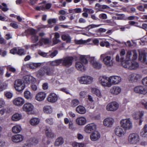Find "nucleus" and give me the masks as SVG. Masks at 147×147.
<instances>
[{"label": "nucleus", "mask_w": 147, "mask_h": 147, "mask_svg": "<svg viewBox=\"0 0 147 147\" xmlns=\"http://www.w3.org/2000/svg\"><path fill=\"white\" fill-rule=\"evenodd\" d=\"M61 38L63 41H66L67 43L69 42L71 40L70 36L69 35H63L61 36Z\"/></svg>", "instance_id": "nucleus-42"}, {"label": "nucleus", "mask_w": 147, "mask_h": 147, "mask_svg": "<svg viewBox=\"0 0 147 147\" xmlns=\"http://www.w3.org/2000/svg\"><path fill=\"white\" fill-rule=\"evenodd\" d=\"M11 139L13 142L18 143L22 141L23 140L24 137L21 135L16 134L12 136Z\"/></svg>", "instance_id": "nucleus-22"}, {"label": "nucleus", "mask_w": 147, "mask_h": 147, "mask_svg": "<svg viewBox=\"0 0 147 147\" xmlns=\"http://www.w3.org/2000/svg\"><path fill=\"white\" fill-rule=\"evenodd\" d=\"M99 17L102 19H106L107 18V15L104 13H102L99 15Z\"/></svg>", "instance_id": "nucleus-55"}, {"label": "nucleus", "mask_w": 147, "mask_h": 147, "mask_svg": "<svg viewBox=\"0 0 147 147\" xmlns=\"http://www.w3.org/2000/svg\"><path fill=\"white\" fill-rule=\"evenodd\" d=\"M144 114L143 111H139L134 113L133 114V117L134 119L136 120L139 119V124L140 125L142 124L143 119L142 117Z\"/></svg>", "instance_id": "nucleus-8"}, {"label": "nucleus", "mask_w": 147, "mask_h": 147, "mask_svg": "<svg viewBox=\"0 0 147 147\" xmlns=\"http://www.w3.org/2000/svg\"><path fill=\"white\" fill-rule=\"evenodd\" d=\"M41 65V63H30L29 65V67L32 69H34L40 66Z\"/></svg>", "instance_id": "nucleus-39"}, {"label": "nucleus", "mask_w": 147, "mask_h": 147, "mask_svg": "<svg viewBox=\"0 0 147 147\" xmlns=\"http://www.w3.org/2000/svg\"><path fill=\"white\" fill-rule=\"evenodd\" d=\"M94 57H92V66L96 68L97 69H100L101 67V65L99 62L96 61H93Z\"/></svg>", "instance_id": "nucleus-38"}, {"label": "nucleus", "mask_w": 147, "mask_h": 147, "mask_svg": "<svg viewBox=\"0 0 147 147\" xmlns=\"http://www.w3.org/2000/svg\"><path fill=\"white\" fill-rule=\"evenodd\" d=\"M128 140L129 144H138L140 142V138L138 134L133 133L129 135Z\"/></svg>", "instance_id": "nucleus-5"}, {"label": "nucleus", "mask_w": 147, "mask_h": 147, "mask_svg": "<svg viewBox=\"0 0 147 147\" xmlns=\"http://www.w3.org/2000/svg\"><path fill=\"white\" fill-rule=\"evenodd\" d=\"M61 61L60 59H57L55 60L51 61L50 63V66H57L60 65L61 64Z\"/></svg>", "instance_id": "nucleus-37"}, {"label": "nucleus", "mask_w": 147, "mask_h": 147, "mask_svg": "<svg viewBox=\"0 0 147 147\" xmlns=\"http://www.w3.org/2000/svg\"><path fill=\"white\" fill-rule=\"evenodd\" d=\"M92 78L89 76H83L80 78L79 81L82 84H88L92 82Z\"/></svg>", "instance_id": "nucleus-16"}, {"label": "nucleus", "mask_w": 147, "mask_h": 147, "mask_svg": "<svg viewBox=\"0 0 147 147\" xmlns=\"http://www.w3.org/2000/svg\"><path fill=\"white\" fill-rule=\"evenodd\" d=\"M17 49L16 47H15L11 49L10 50V53L13 55L17 54Z\"/></svg>", "instance_id": "nucleus-54"}, {"label": "nucleus", "mask_w": 147, "mask_h": 147, "mask_svg": "<svg viewBox=\"0 0 147 147\" xmlns=\"http://www.w3.org/2000/svg\"><path fill=\"white\" fill-rule=\"evenodd\" d=\"M28 34L31 36L36 34L37 33L36 30L34 28L28 29Z\"/></svg>", "instance_id": "nucleus-45"}, {"label": "nucleus", "mask_w": 147, "mask_h": 147, "mask_svg": "<svg viewBox=\"0 0 147 147\" xmlns=\"http://www.w3.org/2000/svg\"><path fill=\"white\" fill-rule=\"evenodd\" d=\"M76 111L77 113L82 114H84L86 112L85 108L81 105L78 106L76 109Z\"/></svg>", "instance_id": "nucleus-29"}, {"label": "nucleus", "mask_w": 147, "mask_h": 147, "mask_svg": "<svg viewBox=\"0 0 147 147\" xmlns=\"http://www.w3.org/2000/svg\"><path fill=\"white\" fill-rule=\"evenodd\" d=\"M121 88L119 87L114 86L110 88V92L112 95H117L121 93Z\"/></svg>", "instance_id": "nucleus-18"}, {"label": "nucleus", "mask_w": 147, "mask_h": 147, "mask_svg": "<svg viewBox=\"0 0 147 147\" xmlns=\"http://www.w3.org/2000/svg\"><path fill=\"white\" fill-rule=\"evenodd\" d=\"M40 122V119L37 118H32L30 121V124L32 125H38Z\"/></svg>", "instance_id": "nucleus-32"}, {"label": "nucleus", "mask_w": 147, "mask_h": 147, "mask_svg": "<svg viewBox=\"0 0 147 147\" xmlns=\"http://www.w3.org/2000/svg\"><path fill=\"white\" fill-rule=\"evenodd\" d=\"M26 54V51L23 49H18L17 50V54L19 55H24Z\"/></svg>", "instance_id": "nucleus-47"}, {"label": "nucleus", "mask_w": 147, "mask_h": 147, "mask_svg": "<svg viewBox=\"0 0 147 147\" xmlns=\"http://www.w3.org/2000/svg\"><path fill=\"white\" fill-rule=\"evenodd\" d=\"M98 79L100 83L102 86L110 87L111 84L109 82V78H108L106 76H101L99 77Z\"/></svg>", "instance_id": "nucleus-12"}, {"label": "nucleus", "mask_w": 147, "mask_h": 147, "mask_svg": "<svg viewBox=\"0 0 147 147\" xmlns=\"http://www.w3.org/2000/svg\"><path fill=\"white\" fill-rule=\"evenodd\" d=\"M7 54V52L5 51H3L1 49H0V55H1L2 56L4 57Z\"/></svg>", "instance_id": "nucleus-61"}, {"label": "nucleus", "mask_w": 147, "mask_h": 147, "mask_svg": "<svg viewBox=\"0 0 147 147\" xmlns=\"http://www.w3.org/2000/svg\"><path fill=\"white\" fill-rule=\"evenodd\" d=\"M129 24L131 25H134L135 26L139 27V26L138 25V23L137 22L131 21L129 22Z\"/></svg>", "instance_id": "nucleus-59"}, {"label": "nucleus", "mask_w": 147, "mask_h": 147, "mask_svg": "<svg viewBox=\"0 0 147 147\" xmlns=\"http://www.w3.org/2000/svg\"><path fill=\"white\" fill-rule=\"evenodd\" d=\"M7 86L5 84H3L0 86V92L2 91L7 89Z\"/></svg>", "instance_id": "nucleus-57"}, {"label": "nucleus", "mask_w": 147, "mask_h": 147, "mask_svg": "<svg viewBox=\"0 0 147 147\" xmlns=\"http://www.w3.org/2000/svg\"><path fill=\"white\" fill-rule=\"evenodd\" d=\"M34 109V106L30 103H25L22 107L23 111L28 114H30L32 113Z\"/></svg>", "instance_id": "nucleus-14"}, {"label": "nucleus", "mask_w": 147, "mask_h": 147, "mask_svg": "<svg viewBox=\"0 0 147 147\" xmlns=\"http://www.w3.org/2000/svg\"><path fill=\"white\" fill-rule=\"evenodd\" d=\"M24 102V99L20 97L16 98L13 101L14 104L18 106L22 105Z\"/></svg>", "instance_id": "nucleus-24"}, {"label": "nucleus", "mask_w": 147, "mask_h": 147, "mask_svg": "<svg viewBox=\"0 0 147 147\" xmlns=\"http://www.w3.org/2000/svg\"><path fill=\"white\" fill-rule=\"evenodd\" d=\"M79 104V101L77 99H74L72 100L71 103V106L73 107H76Z\"/></svg>", "instance_id": "nucleus-43"}, {"label": "nucleus", "mask_w": 147, "mask_h": 147, "mask_svg": "<svg viewBox=\"0 0 147 147\" xmlns=\"http://www.w3.org/2000/svg\"><path fill=\"white\" fill-rule=\"evenodd\" d=\"M64 142L63 138L61 137H59L56 139L54 145L56 146L61 145Z\"/></svg>", "instance_id": "nucleus-28"}, {"label": "nucleus", "mask_w": 147, "mask_h": 147, "mask_svg": "<svg viewBox=\"0 0 147 147\" xmlns=\"http://www.w3.org/2000/svg\"><path fill=\"white\" fill-rule=\"evenodd\" d=\"M46 96V94L45 92H40L36 94L35 99L38 101H41L44 100Z\"/></svg>", "instance_id": "nucleus-23"}, {"label": "nucleus", "mask_w": 147, "mask_h": 147, "mask_svg": "<svg viewBox=\"0 0 147 147\" xmlns=\"http://www.w3.org/2000/svg\"><path fill=\"white\" fill-rule=\"evenodd\" d=\"M55 71L54 67L50 65L44 66L38 71L36 75L38 78H40L45 75L53 76L55 74Z\"/></svg>", "instance_id": "nucleus-2"}, {"label": "nucleus", "mask_w": 147, "mask_h": 147, "mask_svg": "<svg viewBox=\"0 0 147 147\" xmlns=\"http://www.w3.org/2000/svg\"><path fill=\"white\" fill-rule=\"evenodd\" d=\"M120 124V126L125 131L130 129L132 128V123L129 118L121 119Z\"/></svg>", "instance_id": "nucleus-4"}, {"label": "nucleus", "mask_w": 147, "mask_h": 147, "mask_svg": "<svg viewBox=\"0 0 147 147\" xmlns=\"http://www.w3.org/2000/svg\"><path fill=\"white\" fill-rule=\"evenodd\" d=\"M58 96L55 93H51L48 96L47 100V101L51 103H54L57 100Z\"/></svg>", "instance_id": "nucleus-20"}, {"label": "nucleus", "mask_w": 147, "mask_h": 147, "mask_svg": "<svg viewBox=\"0 0 147 147\" xmlns=\"http://www.w3.org/2000/svg\"><path fill=\"white\" fill-rule=\"evenodd\" d=\"M133 54V59L136 60L137 58V53L136 50H134L128 51L127 53L126 57V60L122 62V65L125 68L131 70L136 69L138 68L139 65L135 61H131V57Z\"/></svg>", "instance_id": "nucleus-1"}, {"label": "nucleus", "mask_w": 147, "mask_h": 147, "mask_svg": "<svg viewBox=\"0 0 147 147\" xmlns=\"http://www.w3.org/2000/svg\"><path fill=\"white\" fill-rule=\"evenodd\" d=\"M21 128L20 126L16 125L13 126L12 128V131L15 133H17L20 132L21 131Z\"/></svg>", "instance_id": "nucleus-41"}, {"label": "nucleus", "mask_w": 147, "mask_h": 147, "mask_svg": "<svg viewBox=\"0 0 147 147\" xmlns=\"http://www.w3.org/2000/svg\"><path fill=\"white\" fill-rule=\"evenodd\" d=\"M109 78V82L110 85V87L112 84H117L120 83L121 80V78L117 76H112Z\"/></svg>", "instance_id": "nucleus-13"}, {"label": "nucleus", "mask_w": 147, "mask_h": 147, "mask_svg": "<svg viewBox=\"0 0 147 147\" xmlns=\"http://www.w3.org/2000/svg\"><path fill=\"white\" fill-rule=\"evenodd\" d=\"M4 95L8 98H11L13 96L12 93L9 92H5Z\"/></svg>", "instance_id": "nucleus-51"}, {"label": "nucleus", "mask_w": 147, "mask_h": 147, "mask_svg": "<svg viewBox=\"0 0 147 147\" xmlns=\"http://www.w3.org/2000/svg\"><path fill=\"white\" fill-rule=\"evenodd\" d=\"M92 93L99 98H101L102 96L100 91L97 88H92Z\"/></svg>", "instance_id": "nucleus-33"}, {"label": "nucleus", "mask_w": 147, "mask_h": 147, "mask_svg": "<svg viewBox=\"0 0 147 147\" xmlns=\"http://www.w3.org/2000/svg\"><path fill=\"white\" fill-rule=\"evenodd\" d=\"M31 39L33 43H36L38 40V36L36 34L31 36Z\"/></svg>", "instance_id": "nucleus-49"}, {"label": "nucleus", "mask_w": 147, "mask_h": 147, "mask_svg": "<svg viewBox=\"0 0 147 147\" xmlns=\"http://www.w3.org/2000/svg\"><path fill=\"white\" fill-rule=\"evenodd\" d=\"M111 52H108L104 54H101L100 57L101 60L108 67H111L113 66L114 63L113 60L111 57L109 55L111 54Z\"/></svg>", "instance_id": "nucleus-3"}, {"label": "nucleus", "mask_w": 147, "mask_h": 147, "mask_svg": "<svg viewBox=\"0 0 147 147\" xmlns=\"http://www.w3.org/2000/svg\"><path fill=\"white\" fill-rule=\"evenodd\" d=\"M114 122V120L113 118L111 117H108L105 119L103 123L105 126L107 127H111Z\"/></svg>", "instance_id": "nucleus-17"}, {"label": "nucleus", "mask_w": 147, "mask_h": 147, "mask_svg": "<svg viewBox=\"0 0 147 147\" xmlns=\"http://www.w3.org/2000/svg\"><path fill=\"white\" fill-rule=\"evenodd\" d=\"M142 83L144 85L147 86V77L143 79Z\"/></svg>", "instance_id": "nucleus-64"}, {"label": "nucleus", "mask_w": 147, "mask_h": 147, "mask_svg": "<svg viewBox=\"0 0 147 147\" xmlns=\"http://www.w3.org/2000/svg\"><path fill=\"white\" fill-rule=\"evenodd\" d=\"M25 98L27 100L31 99L32 97V95L30 92L28 91H26L24 93Z\"/></svg>", "instance_id": "nucleus-40"}, {"label": "nucleus", "mask_w": 147, "mask_h": 147, "mask_svg": "<svg viewBox=\"0 0 147 147\" xmlns=\"http://www.w3.org/2000/svg\"><path fill=\"white\" fill-rule=\"evenodd\" d=\"M14 86L16 90L19 92L23 90L25 88L24 84L20 79L15 81Z\"/></svg>", "instance_id": "nucleus-9"}, {"label": "nucleus", "mask_w": 147, "mask_h": 147, "mask_svg": "<svg viewBox=\"0 0 147 147\" xmlns=\"http://www.w3.org/2000/svg\"><path fill=\"white\" fill-rule=\"evenodd\" d=\"M29 141L31 144L32 145L37 144L38 142V140L35 138H30Z\"/></svg>", "instance_id": "nucleus-48"}, {"label": "nucleus", "mask_w": 147, "mask_h": 147, "mask_svg": "<svg viewBox=\"0 0 147 147\" xmlns=\"http://www.w3.org/2000/svg\"><path fill=\"white\" fill-rule=\"evenodd\" d=\"M22 117L21 114L16 113L14 114L12 116V120L14 121H16L20 120Z\"/></svg>", "instance_id": "nucleus-30"}, {"label": "nucleus", "mask_w": 147, "mask_h": 147, "mask_svg": "<svg viewBox=\"0 0 147 147\" xmlns=\"http://www.w3.org/2000/svg\"><path fill=\"white\" fill-rule=\"evenodd\" d=\"M133 91L136 93L139 94L145 95L147 94V88L142 85L135 86Z\"/></svg>", "instance_id": "nucleus-7"}, {"label": "nucleus", "mask_w": 147, "mask_h": 147, "mask_svg": "<svg viewBox=\"0 0 147 147\" xmlns=\"http://www.w3.org/2000/svg\"><path fill=\"white\" fill-rule=\"evenodd\" d=\"M134 77L135 80H138L140 79L141 78V76L138 74H134Z\"/></svg>", "instance_id": "nucleus-63"}, {"label": "nucleus", "mask_w": 147, "mask_h": 147, "mask_svg": "<svg viewBox=\"0 0 147 147\" xmlns=\"http://www.w3.org/2000/svg\"><path fill=\"white\" fill-rule=\"evenodd\" d=\"M35 79L32 76L28 75L26 76L23 77V81L24 83L30 84L33 83L35 81Z\"/></svg>", "instance_id": "nucleus-19"}, {"label": "nucleus", "mask_w": 147, "mask_h": 147, "mask_svg": "<svg viewBox=\"0 0 147 147\" xmlns=\"http://www.w3.org/2000/svg\"><path fill=\"white\" fill-rule=\"evenodd\" d=\"M41 41L44 43L45 45L48 44L49 43V40L48 38H43Z\"/></svg>", "instance_id": "nucleus-60"}, {"label": "nucleus", "mask_w": 147, "mask_h": 147, "mask_svg": "<svg viewBox=\"0 0 147 147\" xmlns=\"http://www.w3.org/2000/svg\"><path fill=\"white\" fill-rule=\"evenodd\" d=\"M139 59L143 62H145L146 61V55L144 53L140 54L139 55Z\"/></svg>", "instance_id": "nucleus-44"}, {"label": "nucleus", "mask_w": 147, "mask_h": 147, "mask_svg": "<svg viewBox=\"0 0 147 147\" xmlns=\"http://www.w3.org/2000/svg\"><path fill=\"white\" fill-rule=\"evenodd\" d=\"M76 122L79 125H84L86 122V120L85 118L84 117H79L76 119Z\"/></svg>", "instance_id": "nucleus-27"}, {"label": "nucleus", "mask_w": 147, "mask_h": 147, "mask_svg": "<svg viewBox=\"0 0 147 147\" xmlns=\"http://www.w3.org/2000/svg\"><path fill=\"white\" fill-rule=\"evenodd\" d=\"M73 147H84V144L82 143H78L74 142L72 143Z\"/></svg>", "instance_id": "nucleus-46"}, {"label": "nucleus", "mask_w": 147, "mask_h": 147, "mask_svg": "<svg viewBox=\"0 0 147 147\" xmlns=\"http://www.w3.org/2000/svg\"><path fill=\"white\" fill-rule=\"evenodd\" d=\"M45 121L46 123L50 125H53V119L51 118L46 119Z\"/></svg>", "instance_id": "nucleus-53"}, {"label": "nucleus", "mask_w": 147, "mask_h": 147, "mask_svg": "<svg viewBox=\"0 0 147 147\" xmlns=\"http://www.w3.org/2000/svg\"><path fill=\"white\" fill-rule=\"evenodd\" d=\"M2 5L4 6V7H3L2 6L0 5V9H1L2 10L4 11H6L8 10V9L7 8V6L6 4L4 3H2Z\"/></svg>", "instance_id": "nucleus-50"}, {"label": "nucleus", "mask_w": 147, "mask_h": 147, "mask_svg": "<svg viewBox=\"0 0 147 147\" xmlns=\"http://www.w3.org/2000/svg\"><path fill=\"white\" fill-rule=\"evenodd\" d=\"M96 125L92 123V141L98 140L100 137V133L96 130Z\"/></svg>", "instance_id": "nucleus-10"}, {"label": "nucleus", "mask_w": 147, "mask_h": 147, "mask_svg": "<svg viewBox=\"0 0 147 147\" xmlns=\"http://www.w3.org/2000/svg\"><path fill=\"white\" fill-rule=\"evenodd\" d=\"M83 11L84 12H86L87 13H92V9H89L85 7H84L83 8Z\"/></svg>", "instance_id": "nucleus-62"}, {"label": "nucleus", "mask_w": 147, "mask_h": 147, "mask_svg": "<svg viewBox=\"0 0 147 147\" xmlns=\"http://www.w3.org/2000/svg\"><path fill=\"white\" fill-rule=\"evenodd\" d=\"M114 132L116 136L119 137L124 135L126 133L125 131L121 126L116 127L114 129Z\"/></svg>", "instance_id": "nucleus-15"}, {"label": "nucleus", "mask_w": 147, "mask_h": 147, "mask_svg": "<svg viewBox=\"0 0 147 147\" xmlns=\"http://www.w3.org/2000/svg\"><path fill=\"white\" fill-rule=\"evenodd\" d=\"M80 95L82 98H85L87 101H92V96L90 95H87L85 91H81L80 93Z\"/></svg>", "instance_id": "nucleus-26"}, {"label": "nucleus", "mask_w": 147, "mask_h": 147, "mask_svg": "<svg viewBox=\"0 0 147 147\" xmlns=\"http://www.w3.org/2000/svg\"><path fill=\"white\" fill-rule=\"evenodd\" d=\"M80 61L83 64H86L88 63V61L90 59V63L92 62V60L91 58H90L88 55H82L80 56Z\"/></svg>", "instance_id": "nucleus-21"}, {"label": "nucleus", "mask_w": 147, "mask_h": 147, "mask_svg": "<svg viewBox=\"0 0 147 147\" xmlns=\"http://www.w3.org/2000/svg\"><path fill=\"white\" fill-rule=\"evenodd\" d=\"M75 42L77 44H84L86 43V42L85 40H80L76 41Z\"/></svg>", "instance_id": "nucleus-58"}, {"label": "nucleus", "mask_w": 147, "mask_h": 147, "mask_svg": "<svg viewBox=\"0 0 147 147\" xmlns=\"http://www.w3.org/2000/svg\"><path fill=\"white\" fill-rule=\"evenodd\" d=\"M61 64L66 67H69L72 64L74 58L72 56H67L65 58L60 59Z\"/></svg>", "instance_id": "nucleus-6"}, {"label": "nucleus", "mask_w": 147, "mask_h": 147, "mask_svg": "<svg viewBox=\"0 0 147 147\" xmlns=\"http://www.w3.org/2000/svg\"><path fill=\"white\" fill-rule=\"evenodd\" d=\"M56 22V20L55 18L50 19L48 20V23L49 24H52V23L55 24Z\"/></svg>", "instance_id": "nucleus-56"}, {"label": "nucleus", "mask_w": 147, "mask_h": 147, "mask_svg": "<svg viewBox=\"0 0 147 147\" xmlns=\"http://www.w3.org/2000/svg\"><path fill=\"white\" fill-rule=\"evenodd\" d=\"M118 104L116 102H112L109 103L106 106V110L110 111H116L119 107Z\"/></svg>", "instance_id": "nucleus-11"}, {"label": "nucleus", "mask_w": 147, "mask_h": 147, "mask_svg": "<svg viewBox=\"0 0 147 147\" xmlns=\"http://www.w3.org/2000/svg\"><path fill=\"white\" fill-rule=\"evenodd\" d=\"M75 67L78 70L84 71L86 70V67L80 61H77L75 63Z\"/></svg>", "instance_id": "nucleus-25"}, {"label": "nucleus", "mask_w": 147, "mask_h": 147, "mask_svg": "<svg viewBox=\"0 0 147 147\" xmlns=\"http://www.w3.org/2000/svg\"><path fill=\"white\" fill-rule=\"evenodd\" d=\"M85 131L88 133H91L92 132V123L87 125L84 128Z\"/></svg>", "instance_id": "nucleus-36"}, {"label": "nucleus", "mask_w": 147, "mask_h": 147, "mask_svg": "<svg viewBox=\"0 0 147 147\" xmlns=\"http://www.w3.org/2000/svg\"><path fill=\"white\" fill-rule=\"evenodd\" d=\"M43 110L45 113L47 114H50L52 112V109L51 106L47 105L44 107L43 108Z\"/></svg>", "instance_id": "nucleus-34"}, {"label": "nucleus", "mask_w": 147, "mask_h": 147, "mask_svg": "<svg viewBox=\"0 0 147 147\" xmlns=\"http://www.w3.org/2000/svg\"><path fill=\"white\" fill-rule=\"evenodd\" d=\"M45 134L48 138H53L54 137L55 134L51 131H49V129L47 128L45 129Z\"/></svg>", "instance_id": "nucleus-31"}, {"label": "nucleus", "mask_w": 147, "mask_h": 147, "mask_svg": "<svg viewBox=\"0 0 147 147\" xmlns=\"http://www.w3.org/2000/svg\"><path fill=\"white\" fill-rule=\"evenodd\" d=\"M140 135L143 137L147 136V125L146 124L140 132Z\"/></svg>", "instance_id": "nucleus-35"}, {"label": "nucleus", "mask_w": 147, "mask_h": 147, "mask_svg": "<svg viewBox=\"0 0 147 147\" xmlns=\"http://www.w3.org/2000/svg\"><path fill=\"white\" fill-rule=\"evenodd\" d=\"M7 71L11 72L13 73H14L16 71V69L12 67H7Z\"/></svg>", "instance_id": "nucleus-52"}]
</instances>
